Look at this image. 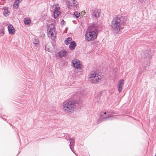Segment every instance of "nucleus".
Listing matches in <instances>:
<instances>
[{
  "mask_svg": "<svg viewBox=\"0 0 156 156\" xmlns=\"http://www.w3.org/2000/svg\"><path fill=\"white\" fill-rule=\"evenodd\" d=\"M32 41L33 44H35L37 45L39 44V40L36 38H33L32 39Z\"/></svg>",
  "mask_w": 156,
  "mask_h": 156,
  "instance_id": "nucleus-20",
  "label": "nucleus"
},
{
  "mask_svg": "<svg viewBox=\"0 0 156 156\" xmlns=\"http://www.w3.org/2000/svg\"><path fill=\"white\" fill-rule=\"evenodd\" d=\"M76 46V42L74 41H72L70 44L69 46V48L71 50H73L74 49Z\"/></svg>",
  "mask_w": 156,
  "mask_h": 156,
  "instance_id": "nucleus-15",
  "label": "nucleus"
},
{
  "mask_svg": "<svg viewBox=\"0 0 156 156\" xmlns=\"http://www.w3.org/2000/svg\"><path fill=\"white\" fill-rule=\"evenodd\" d=\"M47 31L48 32L49 31H55L54 26L52 24H50L48 28Z\"/></svg>",
  "mask_w": 156,
  "mask_h": 156,
  "instance_id": "nucleus-18",
  "label": "nucleus"
},
{
  "mask_svg": "<svg viewBox=\"0 0 156 156\" xmlns=\"http://www.w3.org/2000/svg\"><path fill=\"white\" fill-rule=\"evenodd\" d=\"M66 53H67V52L66 50H65L64 51H63V54H65V55H66Z\"/></svg>",
  "mask_w": 156,
  "mask_h": 156,
  "instance_id": "nucleus-29",
  "label": "nucleus"
},
{
  "mask_svg": "<svg viewBox=\"0 0 156 156\" xmlns=\"http://www.w3.org/2000/svg\"><path fill=\"white\" fill-rule=\"evenodd\" d=\"M141 3H143L145 1V0H139Z\"/></svg>",
  "mask_w": 156,
  "mask_h": 156,
  "instance_id": "nucleus-28",
  "label": "nucleus"
},
{
  "mask_svg": "<svg viewBox=\"0 0 156 156\" xmlns=\"http://www.w3.org/2000/svg\"><path fill=\"white\" fill-rule=\"evenodd\" d=\"M72 39L71 37H69L66 38L64 41V43L66 45L69 44L72 41Z\"/></svg>",
  "mask_w": 156,
  "mask_h": 156,
  "instance_id": "nucleus-17",
  "label": "nucleus"
},
{
  "mask_svg": "<svg viewBox=\"0 0 156 156\" xmlns=\"http://www.w3.org/2000/svg\"><path fill=\"white\" fill-rule=\"evenodd\" d=\"M126 17L125 16H118L113 18L111 25V30L114 34L119 33L122 26L127 25Z\"/></svg>",
  "mask_w": 156,
  "mask_h": 156,
  "instance_id": "nucleus-1",
  "label": "nucleus"
},
{
  "mask_svg": "<svg viewBox=\"0 0 156 156\" xmlns=\"http://www.w3.org/2000/svg\"><path fill=\"white\" fill-rule=\"evenodd\" d=\"M31 20L30 19H28L27 18H25L24 20V23L25 25H28L31 23Z\"/></svg>",
  "mask_w": 156,
  "mask_h": 156,
  "instance_id": "nucleus-19",
  "label": "nucleus"
},
{
  "mask_svg": "<svg viewBox=\"0 0 156 156\" xmlns=\"http://www.w3.org/2000/svg\"><path fill=\"white\" fill-rule=\"evenodd\" d=\"M143 53V58L145 60L147 61L146 65L147 66H148L150 63L149 61L151 60V58L152 53L151 51L147 50L144 51Z\"/></svg>",
  "mask_w": 156,
  "mask_h": 156,
  "instance_id": "nucleus-5",
  "label": "nucleus"
},
{
  "mask_svg": "<svg viewBox=\"0 0 156 156\" xmlns=\"http://www.w3.org/2000/svg\"><path fill=\"white\" fill-rule=\"evenodd\" d=\"M4 10L3 15L5 17L9 16L10 14V12L8 10V7H6L4 8Z\"/></svg>",
  "mask_w": 156,
  "mask_h": 156,
  "instance_id": "nucleus-14",
  "label": "nucleus"
},
{
  "mask_svg": "<svg viewBox=\"0 0 156 156\" xmlns=\"http://www.w3.org/2000/svg\"><path fill=\"white\" fill-rule=\"evenodd\" d=\"M45 51H50V48H47L46 46H45Z\"/></svg>",
  "mask_w": 156,
  "mask_h": 156,
  "instance_id": "nucleus-26",
  "label": "nucleus"
},
{
  "mask_svg": "<svg viewBox=\"0 0 156 156\" xmlns=\"http://www.w3.org/2000/svg\"><path fill=\"white\" fill-rule=\"evenodd\" d=\"M4 34V29L2 28L0 29V37L3 36Z\"/></svg>",
  "mask_w": 156,
  "mask_h": 156,
  "instance_id": "nucleus-23",
  "label": "nucleus"
},
{
  "mask_svg": "<svg viewBox=\"0 0 156 156\" xmlns=\"http://www.w3.org/2000/svg\"><path fill=\"white\" fill-rule=\"evenodd\" d=\"M62 22H65V21H64V20H62V22H61V23H62Z\"/></svg>",
  "mask_w": 156,
  "mask_h": 156,
  "instance_id": "nucleus-33",
  "label": "nucleus"
},
{
  "mask_svg": "<svg viewBox=\"0 0 156 156\" xmlns=\"http://www.w3.org/2000/svg\"><path fill=\"white\" fill-rule=\"evenodd\" d=\"M82 102L79 98L74 100L69 99L65 101L63 104L62 110L66 113H70L73 112L78 104Z\"/></svg>",
  "mask_w": 156,
  "mask_h": 156,
  "instance_id": "nucleus-2",
  "label": "nucleus"
},
{
  "mask_svg": "<svg viewBox=\"0 0 156 156\" xmlns=\"http://www.w3.org/2000/svg\"><path fill=\"white\" fill-rule=\"evenodd\" d=\"M72 63L73 67L77 69H79L80 71H81L82 70L81 67V64H80V60L77 59H75L72 61Z\"/></svg>",
  "mask_w": 156,
  "mask_h": 156,
  "instance_id": "nucleus-9",
  "label": "nucleus"
},
{
  "mask_svg": "<svg viewBox=\"0 0 156 156\" xmlns=\"http://www.w3.org/2000/svg\"><path fill=\"white\" fill-rule=\"evenodd\" d=\"M60 53V52H59V55L60 57L61 58H62L64 55H65V54H62V55H61Z\"/></svg>",
  "mask_w": 156,
  "mask_h": 156,
  "instance_id": "nucleus-27",
  "label": "nucleus"
},
{
  "mask_svg": "<svg viewBox=\"0 0 156 156\" xmlns=\"http://www.w3.org/2000/svg\"><path fill=\"white\" fill-rule=\"evenodd\" d=\"M92 14V16L95 18L98 17L99 16V13L97 9H92L91 11Z\"/></svg>",
  "mask_w": 156,
  "mask_h": 156,
  "instance_id": "nucleus-13",
  "label": "nucleus"
},
{
  "mask_svg": "<svg viewBox=\"0 0 156 156\" xmlns=\"http://www.w3.org/2000/svg\"><path fill=\"white\" fill-rule=\"evenodd\" d=\"M16 5L17 6V7H15V8H17L18 7V6H19L18 4L16 3Z\"/></svg>",
  "mask_w": 156,
  "mask_h": 156,
  "instance_id": "nucleus-30",
  "label": "nucleus"
},
{
  "mask_svg": "<svg viewBox=\"0 0 156 156\" xmlns=\"http://www.w3.org/2000/svg\"><path fill=\"white\" fill-rule=\"evenodd\" d=\"M122 86H118V91H119V93H120L121 92L122 90Z\"/></svg>",
  "mask_w": 156,
  "mask_h": 156,
  "instance_id": "nucleus-24",
  "label": "nucleus"
},
{
  "mask_svg": "<svg viewBox=\"0 0 156 156\" xmlns=\"http://www.w3.org/2000/svg\"><path fill=\"white\" fill-rule=\"evenodd\" d=\"M66 3L69 9L71 7H73L74 9H77L78 8V3L76 0H67Z\"/></svg>",
  "mask_w": 156,
  "mask_h": 156,
  "instance_id": "nucleus-7",
  "label": "nucleus"
},
{
  "mask_svg": "<svg viewBox=\"0 0 156 156\" xmlns=\"http://www.w3.org/2000/svg\"><path fill=\"white\" fill-rule=\"evenodd\" d=\"M98 31H87L85 35V37L88 41H93L97 36Z\"/></svg>",
  "mask_w": 156,
  "mask_h": 156,
  "instance_id": "nucleus-4",
  "label": "nucleus"
},
{
  "mask_svg": "<svg viewBox=\"0 0 156 156\" xmlns=\"http://www.w3.org/2000/svg\"><path fill=\"white\" fill-rule=\"evenodd\" d=\"M48 36H50L51 38L52 39H54L56 37V34L53 33V31H49L48 32Z\"/></svg>",
  "mask_w": 156,
  "mask_h": 156,
  "instance_id": "nucleus-16",
  "label": "nucleus"
},
{
  "mask_svg": "<svg viewBox=\"0 0 156 156\" xmlns=\"http://www.w3.org/2000/svg\"><path fill=\"white\" fill-rule=\"evenodd\" d=\"M15 3H14V4H13V6H14V7H15Z\"/></svg>",
  "mask_w": 156,
  "mask_h": 156,
  "instance_id": "nucleus-32",
  "label": "nucleus"
},
{
  "mask_svg": "<svg viewBox=\"0 0 156 156\" xmlns=\"http://www.w3.org/2000/svg\"><path fill=\"white\" fill-rule=\"evenodd\" d=\"M16 1H18V3H19V2H21L22 0H16Z\"/></svg>",
  "mask_w": 156,
  "mask_h": 156,
  "instance_id": "nucleus-31",
  "label": "nucleus"
},
{
  "mask_svg": "<svg viewBox=\"0 0 156 156\" xmlns=\"http://www.w3.org/2000/svg\"><path fill=\"white\" fill-rule=\"evenodd\" d=\"M124 80H121L119 81L118 83L117 84V86H120L123 87V86L124 83Z\"/></svg>",
  "mask_w": 156,
  "mask_h": 156,
  "instance_id": "nucleus-21",
  "label": "nucleus"
},
{
  "mask_svg": "<svg viewBox=\"0 0 156 156\" xmlns=\"http://www.w3.org/2000/svg\"><path fill=\"white\" fill-rule=\"evenodd\" d=\"M56 6L55 5H54L52 6L51 8L53 10L54 16L55 19H56L58 17L60 13V11L59 10V8L58 7Z\"/></svg>",
  "mask_w": 156,
  "mask_h": 156,
  "instance_id": "nucleus-8",
  "label": "nucleus"
},
{
  "mask_svg": "<svg viewBox=\"0 0 156 156\" xmlns=\"http://www.w3.org/2000/svg\"><path fill=\"white\" fill-rule=\"evenodd\" d=\"M155 156H156V154H155Z\"/></svg>",
  "mask_w": 156,
  "mask_h": 156,
  "instance_id": "nucleus-34",
  "label": "nucleus"
},
{
  "mask_svg": "<svg viewBox=\"0 0 156 156\" xmlns=\"http://www.w3.org/2000/svg\"><path fill=\"white\" fill-rule=\"evenodd\" d=\"M80 14L79 12L77 11L75 12H74V16H73V17H76V18H77L79 17Z\"/></svg>",
  "mask_w": 156,
  "mask_h": 156,
  "instance_id": "nucleus-22",
  "label": "nucleus"
},
{
  "mask_svg": "<svg viewBox=\"0 0 156 156\" xmlns=\"http://www.w3.org/2000/svg\"><path fill=\"white\" fill-rule=\"evenodd\" d=\"M74 139H75L74 138H70L69 139V140L70 142V144L69 145L71 151L74 153V152H73V150L72 147L73 148L74 146L75 143Z\"/></svg>",
  "mask_w": 156,
  "mask_h": 156,
  "instance_id": "nucleus-10",
  "label": "nucleus"
},
{
  "mask_svg": "<svg viewBox=\"0 0 156 156\" xmlns=\"http://www.w3.org/2000/svg\"><path fill=\"white\" fill-rule=\"evenodd\" d=\"M101 78L100 75H98L96 72L91 73L90 75L89 80L93 84H96L99 82Z\"/></svg>",
  "mask_w": 156,
  "mask_h": 156,
  "instance_id": "nucleus-3",
  "label": "nucleus"
},
{
  "mask_svg": "<svg viewBox=\"0 0 156 156\" xmlns=\"http://www.w3.org/2000/svg\"><path fill=\"white\" fill-rule=\"evenodd\" d=\"M9 32V34L13 35L15 32V29L13 26L10 24L8 27Z\"/></svg>",
  "mask_w": 156,
  "mask_h": 156,
  "instance_id": "nucleus-12",
  "label": "nucleus"
},
{
  "mask_svg": "<svg viewBox=\"0 0 156 156\" xmlns=\"http://www.w3.org/2000/svg\"><path fill=\"white\" fill-rule=\"evenodd\" d=\"M98 28L97 27L95 26L94 24H92L91 25L88 27V31H97Z\"/></svg>",
  "mask_w": 156,
  "mask_h": 156,
  "instance_id": "nucleus-11",
  "label": "nucleus"
},
{
  "mask_svg": "<svg viewBox=\"0 0 156 156\" xmlns=\"http://www.w3.org/2000/svg\"><path fill=\"white\" fill-rule=\"evenodd\" d=\"M100 98V97L99 96V94H98L97 96V97L95 98L97 99V101H98L99 100Z\"/></svg>",
  "mask_w": 156,
  "mask_h": 156,
  "instance_id": "nucleus-25",
  "label": "nucleus"
},
{
  "mask_svg": "<svg viewBox=\"0 0 156 156\" xmlns=\"http://www.w3.org/2000/svg\"><path fill=\"white\" fill-rule=\"evenodd\" d=\"M101 114L100 116V120L101 121H105L107 120H111L115 118L114 116H111V115H106V112H105Z\"/></svg>",
  "mask_w": 156,
  "mask_h": 156,
  "instance_id": "nucleus-6",
  "label": "nucleus"
}]
</instances>
